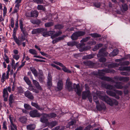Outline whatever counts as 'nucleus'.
<instances>
[{"mask_svg": "<svg viewBox=\"0 0 130 130\" xmlns=\"http://www.w3.org/2000/svg\"><path fill=\"white\" fill-rule=\"evenodd\" d=\"M102 94L101 91H98L96 92L97 96L101 100L105 102L111 106H113L114 104L116 105H118V102L116 100L111 99L106 95L103 96L101 95Z\"/></svg>", "mask_w": 130, "mask_h": 130, "instance_id": "1", "label": "nucleus"}, {"mask_svg": "<svg viewBox=\"0 0 130 130\" xmlns=\"http://www.w3.org/2000/svg\"><path fill=\"white\" fill-rule=\"evenodd\" d=\"M65 88L69 91H72L73 89H75V92L78 95H80L82 90L80 88L79 84L76 85L74 84L73 86L72 83L69 81L68 79L66 80Z\"/></svg>", "mask_w": 130, "mask_h": 130, "instance_id": "2", "label": "nucleus"}, {"mask_svg": "<svg viewBox=\"0 0 130 130\" xmlns=\"http://www.w3.org/2000/svg\"><path fill=\"white\" fill-rule=\"evenodd\" d=\"M85 32L83 31H78L74 33L71 36V38L73 40H76L80 36L85 35Z\"/></svg>", "mask_w": 130, "mask_h": 130, "instance_id": "3", "label": "nucleus"}, {"mask_svg": "<svg viewBox=\"0 0 130 130\" xmlns=\"http://www.w3.org/2000/svg\"><path fill=\"white\" fill-rule=\"evenodd\" d=\"M53 63L62 67V70L65 72L68 73H71V71L67 68L61 63L57 61H53Z\"/></svg>", "mask_w": 130, "mask_h": 130, "instance_id": "4", "label": "nucleus"}, {"mask_svg": "<svg viewBox=\"0 0 130 130\" xmlns=\"http://www.w3.org/2000/svg\"><path fill=\"white\" fill-rule=\"evenodd\" d=\"M29 115L32 117H39L41 116V114L36 109L31 111L29 112Z\"/></svg>", "mask_w": 130, "mask_h": 130, "instance_id": "5", "label": "nucleus"}, {"mask_svg": "<svg viewBox=\"0 0 130 130\" xmlns=\"http://www.w3.org/2000/svg\"><path fill=\"white\" fill-rule=\"evenodd\" d=\"M112 70H110L109 69H105L98 71V73L100 76H103L104 75L105 73H110L112 72Z\"/></svg>", "mask_w": 130, "mask_h": 130, "instance_id": "6", "label": "nucleus"}, {"mask_svg": "<svg viewBox=\"0 0 130 130\" xmlns=\"http://www.w3.org/2000/svg\"><path fill=\"white\" fill-rule=\"evenodd\" d=\"M38 78L40 83H42L44 82L45 78L43 75V72L41 71H39V72Z\"/></svg>", "mask_w": 130, "mask_h": 130, "instance_id": "7", "label": "nucleus"}, {"mask_svg": "<svg viewBox=\"0 0 130 130\" xmlns=\"http://www.w3.org/2000/svg\"><path fill=\"white\" fill-rule=\"evenodd\" d=\"M45 29L43 28H38L33 29L31 34L33 35L39 34L44 31Z\"/></svg>", "mask_w": 130, "mask_h": 130, "instance_id": "8", "label": "nucleus"}, {"mask_svg": "<svg viewBox=\"0 0 130 130\" xmlns=\"http://www.w3.org/2000/svg\"><path fill=\"white\" fill-rule=\"evenodd\" d=\"M25 96L29 99L33 100L34 98V97L32 93L29 91L27 90L24 93Z\"/></svg>", "mask_w": 130, "mask_h": 130, "instance_id": "9", "label": "nucleus"}, {"mask_svg": "<svg viewBox=\"0 0 130 130\" xmlns=\"http://www.w3.org/2000/svg\"><path fill=\"white\" fill-rule=\"evenodd\" d=\"M32 80L33 84L36 87L38 90H42V89L41 86L40 85L39 83L37 80H34L33 79Z\"/></svg>", "mask_w": 130, "mask_h": 130, "instance_id": "10", "label": "nucleus"}, {"mask_svg": "<svg viewBox=\"0 0 130 130\" xmlns=\"http://www.w3.org/2000/svg\"><path fill=\"white\" fill-rule=\"evenodd\" d=\"M47 115L46 114H44L42 117L41 118L40 121L43 123H47L48 120L46 118L48 117Z\"/></svg>", "mask_w": 130, "mask_h": 130, "instance_id": "11", "label": "nucleus"}, {"mask_svg": "<svg viewBox=\"0 0 130 130\" xmlns=\"http://www.w3.org/2000/svg\"><path fill=\"white\" fill-rule=\"evenodd\" d=\"M100 78L104 80L107 81H110L112 83H115V80L112 78L106 76H103L100 77Z\"/></svg>", "mask_w": 130, "mask_h": 130, "instance_id": "12", "label": "nucleus"}, {"mask_svg": "<svg viewBox=\"0 0 130 130\" xmlns=\"http://www.w3.org/2000/svg\"><path fill=\"white\" fill-rule=\"evenodd\" d=\"M20 27L21 31L25 35L26 34V31L25 29L23 27V22L21 20H20Z\"/></svg>", "mask_w": 130, "mask_h": 130, "instance_id": "13", "label": "nucleus"}, {"mask_svg": "<svg viewBox=\"0 0 130 130\" xmlns=\"http://www.w3.org/2000/svg\"><path fill=\"white\" fill-rule=\"evenodd\" d=\"M45 29L44 31L42 32V35L44 37H47L48 36H51L54 34L53 31H50L48 32H45Z\"/></svg>", "mask_w": 130, "mask_h": 130, "instance_id": "14", "label": "nucleus"}, {"mask_svg": "<svg viewBox=\"0 0 130 130\" xmlns=\"http://www.w3.org/2000/svg\"><path fill=\"white\" fill-rule=\"evenodd\" d=\"M96 107L97 110L100 111L103 109L105 110L106 108V107L104 104L101 105L99 102V103L96 104Z\"/></svg>", "mask_w": 130, "mask_h": 130, "instance_id": "15", "label": "nucleus"}, {"mask_svg": "<svg viewBox=\"0 0 130 130\" xmlns=\"http://www.w3.org/2000/svg\"><path fill=\"white\" fill-rule=\"evenodd\" d=\"M3 97L4 98V101H6L7 100V98L8 97V94L7 88L4 89L3 90Z\"/></svg>", "mask_w": 130, "mask_h": 130, "instance_id": "16", "label": "nucleus"}, {"mask_svg": "<svg viewBox=\"0 0 130 130\" xmlns=\"http://www.w3.org/2000/svg\"><path fill=\"white\" fill-rule=\"evenodd\" d=\"M90 92L89 90L87 91H84L83 92L82 94V98L83 99H86L87 97H88V95L90 94Z\"/></svg>", "mask_w": 130, "mask_h": 130, "instance_id": "17", "label": "nucleus"}, {"mask_svg": "<svg viewBox=\"0 0 130 130\" xmlns=\"http://www.w3.org/2000/svg\"><path fill=\"white\" fill-rule=\"evenodd\" d=\"M29 86L28 87V89L30 91H32L34 92H35L36 93H39V91L37 90L32 85L30 84V85H28Z\"/></svg>", "mask_w": 130, "mask_h": 130, "instance_id": "18", "label": "nucleus"}, {"mask_svg": "<svg viewBox=\"0 0 130 130\" xmlns=\"http://www.w3.org/2000/svg\"><path fill=\"white\" fill-rule=\"evenodd\" d=\"M63 83L61 80H59L57 84V88L59 90H61L63 88Z\"/></svg>", "mask_w": 130, "mask_h": 130, "instance_id": "19", "label": "nucleus"}, {"mask_svg": "<svg viewBox=\"0 0 130 130\" xmlns=\"http://www.w3.org/2000/svg\"><path fill=\"white\" fill-rule=\"evenodd\" d=\"M9 118L11 123V125H13L15 129L17 130V128L16 126L13 123V122L15 121V118H12L10 117H9Z\"/></svg>", "mask_w": 130, "mask_h": 130, "instance_id": "20", "label": "nucleus"}, {"mask_svg": "<svg viewBox=\"0 0 130 130\" xmlns=\"http://www.w3.org/2000/svg\"><path fill=\"white\" fill-rule=\"evenodd\" d=\"M14 97L13 95L11 94L10 96L9 101V105L11 107H12L11 105L14 102Z\"/></svg>", "mask_w": 130, "mask_h": 130, "instance_id": "21", "label": "nucleus"}, {"mask_svg": "<svg viewBox=\"0 0 130 130\" xmlns=\"http://www.w3.org/2000/svg\"><path fill=\"white\" fill-rule=\"evenodd\" d=\"M36 126L35 124H30L27 126L26 128L28 130H33L35 129Z\"/></svg>", "mask_w": 130, "mask_h": 130, "instance_id": "22", "label": "nucleus"}, {"mask_svg": "<svg viewBox=\"0 0 130 130\" xmlns=\"http://www.w3.org/2000/svg\"><path fill=\"white\" fill-rule=\"evenodd\" d=\"M120 71H130V67H120L118 69Z\"/></svg>", "mask_w": 130, "mask_h": 130, "instance_id": "23", "label": "nucleus"}, {"mask_svg": "<svg viewBox=\"0 0 130 130\" xmlns=\"http://www.w3.org/2000/svg\"><path fill=\"white\" fill-rule=\"evenodd\" d=\"M115 83H116V84L114 85V86L116 88L121 89L123 88V86L120 84L121 82H117Z\"/></svg>", "mask_w": 130, "mask_h": 130, "instance_id": "24", "label": "nucleus"}, {"mask_svg": "<svg viewBox=\"0 0 130 130\" xmlns=\"http://www.w3.org/2000/svg\"><path fill=\"white\" fill-rule=\"evenodd\" d=\"M38 15V12L36 10L32 11L30 13L31 17H37Z\"/></svg>", "mask_w": 130, "mask_h": 130, "instance_id": "25", "label": "nucleus"}, {"mask_svg": "<svg viewBox=\"0 0 130 130\" xmlns=\"http://www.w3.org/2000/svg\"><path fill=\"white\" fill-rule=\"evenodd\" d=\"M118 52L119 51L118 49H115L110 53L109 54V56L111 57L115 56L118 54Z\"/></svg>", "mask_w": 130, "mask_h": 130, "instance_id": "26", "label": "nucleus"}, {"mask_svg": "<svg viewBox=\"0 0 130 130\" xmlns=\"http://www.w3.org/2000/svg\"><path fill=\"white\" fill-rule=\"evenodd\" d=\"M32 105L35 107L39 110H43L44 109L42 107H40V106L38 105L37 103L32 102L31 103Z\"/></svg>", "mask_w": 130, "mask_h": 130, "instance_id": "27", "label": "nucleus"}, {"mask_svg": "<svg viewBox=\"0 0 130 130\" xmlns=\"http://www.w3.org/2000/svg\"><path fill=\"white\" fill-rule=\"evenodd\" d=\"M30 69L32 73L35 77L38 76V72L33 67H30Z\"/></svg>", "mask_w": 130, "mask_h": 130, "instance_id": "28", "label": "nucleus"}, {"mask_svg": "<svg viewBox=\"0 0 130 130\" xmlns=\"http://www.w3.org/2000/svg\"><path fill=\"white\" fill-rule=\"evenodd\" d=\"M105 48H102L100 51L99 54L97 55L98 57H99L100 56H105Z\"/></svg>", "mask_w": 130, "mask_h": 130, "instance_id": "29", "label": "nucleus"}, {"mask_svg": "<svg viewBox=\"0 0 130 130\" xmlns=\"http://www.w3.org/2000/svg\"><path fill=\"white\" fill-rule=\"evenodd\" d=\"M19 120L20 121L23 123H25L27 121V118L24 117L20 118Z\"/></svg>", "mask_w": 130, "mask_h": 130, "instance_id": "30", "label": "nucleus"}, {"mask_svg": "<svg viewBox=\"0 0 130 130\" xmlns=\"http://www.w3.org/2000/svg\"><path fill=\"white\" fill-rule=\"evenodd\" d=\"M106 93L108 95L111 96H114L116 95L115 92L110 90L107 91Z\"/></svg>", "mask_w": 130, "mask_h": 130, "instance_id": "31", "label": "nucleus"}, {"mask_svg": "<svg viewBox=\"0 0 130 130\" xmlns=\"http://www.w3.org/2000/svg\"><path fill=\"white\" fill-rule=\"evenodd\" d=\"M44 25L45 27H50L53 25L54 23L52 22L46 23Z\"/></svg>", "mask_w": 130, "mask_h": 130, "instance_id": "32", "label": "nucleus"}, {"mask_svg": "<svg viewBox=\"0 0 130 130\" xmlns=\"http://www.w3.org/2000/svg\"><path fill=\"white\" fill-rule=\"evenodd\" d=\"M37 9L38 10H42L43 11H45V7L42 5H38Z\"/></svg>", "mask_w": 130, "mask_h": 130, "instance_id": "33", "label": "nucleus"}, {"mask_svg": "<svg viewBox=\"0 0 130 130\" xmlns=\"http://www.w3.org/2000/svg\"><path fill=\"white\" fill-rule=\"evenodd\" d=\"M89 35L94 38L99 37H101L100 35L97 33L91 34H89Z\"/></svg>", "mask_w": 130, "mask_h": 130, "instance_id": "34", "label": "nucleus"}, {"mask_svg": "<svg viewBox=\"0 0 130 130\" xmlns=\"http://www.w3.org/2000/svg\"><path fill=\"white\" fill-rule=\"evenodd\" d=\"M24 79L28 85H30L31 84V82L30 80L27 77H24Z\"/></svg>", "mask_w": 130, "mask_h": 130, "instance_id": "35", "label": "nucleus"}, {"mask_svg": "<svg viewBox=\"0 0 130 130\" xmlns=\"http://www.w3.org/2000/svg\"><path fill=\"white\" fill-rule=\"evenodd\" d=\"M29 52L30 54L35 55H37V53L36 50L33 49H30L29 50Z\"/></svg>", "mask_w": 130, "mask_h": 130, "instance_id": "36", "label": "nucleus"}, {"mask_svg": "<svg viewBox=\"0 0 130 130\" xmlns=\"http://www.w3.org/2000/svg\"><path fill=\"white\" fill-rule=\"evenodd\" d=\"M48 117L50 118H53L56 117L57 116L56 114L54 113H51L49 114H47Z\"/></svg>", "mask_w": 130, "mask_h": 130, "instance_id": "37", "label": "nucleus"}, {"mask_svg": "<svg viewBox=\"0 0 130 130\" xmlns=\"http://www.w3.org/2000/svg\"><path fill=\"white\" fill-rule=\"evenodd\" d=\"M6 73H4L3 74L1 79V82L2 83H4V82L5 80V79H6Z\"/></svg>", "mask_w": 130, "mask_h": 130, "instance_id": "38", "label": "nucleus"}, {"mask_svg": "<svg viewBox=\"0 0 130 130\" xmlns=\"http://www.w3.org/2000/svg\"><path fill=\"white\" fill-rule=\"evenodd\" d=\"M67 44L68 46H72L76 45V43L75 41H70L68 42Z\"/></svg>", "mask_w": 130, "mask_h": 130, "instance_id": "39", "label": "nucleus"}, {"mask_svg": "<svg viewBox=\"0 0 130 130\" xmlns=\"http://www.w3.org/2000/svg\"><path fill=\"white\" fill-rule=\"evenodd\" d=\"M57 123L56 121L51 122L49 123V125L51 126V127H53L57 124Z\"/></svg>", "mask_w": 130, "mask_h": 130, "instance_id": "40", "label": "nucleus"}, {"mask_svg": "<svg viewBox=\"0 0 130 130\" xmlns=\"http://www.w3.org/2000/svg\"><path fill=\"white\" fill-rule=\"evenodd\" d=\"M129 80V78L128 77H121V81L124 82H127Z\"/></svg>", "mask_w": 130, "mask_h": 130, "instance_id": "41", "label": "nucleus"}, {"mask_svg": "<svg viewBox=\"0 0 130 130\" xmlns=\"http://www.w3.org/2000/svg\"><path fill=\"white\" fill-rule=\"evenodd\" d=\"M4 56H5L3 58L4 60L6 61V63H9V58L6 54H5Z\"/></svg>", "mask_w": 130, "mask_h": 130, "instance_id": "42", "label": "nucleus"}, {"mask_svg": "<svg viewBox=\"0 0 130 130\" xmlns=\"http://www.w3.org/2000/svg\"><path fill=\"white\" fill-rule=\"evenodd\" d=\"M105 87L107 89H112L114 91V90H115V89L114 87L111 85H106Z\"/></svg>", "mask_w": 130, "mask_h": 130, "instance_id": "43", "label": "nucleus"}, {"mask_svg": "<svg viewBox=\"0 0 130 130\" xmlns=\"http://www.w3.org/2000/svg\"><path fill=\"white\" fill-rule=\"evenodd\" d=\"M19 5H15V8H14V11H13V13H15L17 12L19 10Z\"/></svg>", "mask_w": 130, "mask_h": 130, "instance_id": "44", "label": "nucleus"}, {"mask_svg": "<svg viewBox=\"0 0 130 130\" xmlns=\"http://www.w3.org/2000/svg\"><path fill=\"white\" fill-rule=\"evenodd\" d=\"M93 101L95 102L96 104L99 103V101L98 100V98L96 96H93Z\"/></svg>", "mask_w": 130, "mask_h": 130, "instance_id": "45", "label": "nucleus"}, {"mask_svg": "<svg viewBox=\"0 0 130 130\" xmlns=\"http://www.w3.org/2000/svg\"><path fill=\"white\" fill-rule=\"evenodd\" d=\"M47 84L48 87L50 88L52 86V81H47Z\"/></svg>", "mask_w": 130, "mask_h": 130, "instance_id": "46", "label": "nucleus"}, {"mask_svg": "<svg viewBox=\"0 0 130 130\" xmlns=\"http://www.w3.org/2000/svg\"><path fill=\"white\" fill-rule=\"evenodd\" d=\"M33 1L38 4H41L43 2V0H33Z\"/></svg>", "mask_w": 130, "mask_h": 130, "instance_id": "47", "label": "nucleus"}, {"mask_svg": "<svg viewBox=\"0 0 130 130\" xmlns=\"http://www.w3.org/2000/svg\"><path fill=\"white\" fill-rule=\"evenodd\" d=\"M15 62L14 60L12 59V61L11 66L12 68L14 69V70L16 69L15 65Z\"/></svg>", "mask_w": 130, "mask_h": 130, "instance_id": "48", "label": "nucleus"}, {"mask_svg": "<svg viewBox=\"0 0 130 130\" xmlns=\"http://www.w3.org/2000/svg\"><path fill=\"white\" fill-rule=\"evenodd\" d=\"M24 106L25 108L27 109H29L31 108V107L28 104H25L24 105Z\"/></svg>", "mask_w": 130, "mask_h": 130, "instance_id": "49", "label": "nucleus"}, {"mask_svg": "<svg viewBox=\"0 0 130 130\" xmlns=\"http://www.w3.org/2000/svg\"><path fill=\"white\" fill-rule=\"evenodd\" d=\"M94 55H87L85 56V59H90L93 58L94 56Z\"/></svg>", "mask_w": 130, "mask_h": 130, "instance_id": "50", "label": "nucleus"}, {"mask_svg": "<svg viewBox=\"0 0 130 130\" xmlns=\"http://www.w3.org/2000/svg\"><path fill=\"white\" fill-rule=\"evenodd\" d=\"M114 91L119 95H121L123 94L122 92L121 91L117 90L115 89V90H114Z\"/></svg>", "mask_w": 130, "mask_h": 130, "instance_id": "51", "label": "nucleus"}, {"mask_svg": "<svg viewBox=\"0 0 130 130\" xmlns=\"http://www.w3.org/2000/svg\"><path fill=\"white\" fill-rule=\"evenodd\" d=\"M7 123L6 121H4L3 123V128L5 129H7V127L6 126Z\"/></svg>", "mask_w": 130, "mask_h": 130, "instance_id": "52", "label": "nucleus"}, {"mask_svg": "<svg viewBox=\"0 0 130 130\" xmlns=\"http://www.w3.org/2000/svg\"><path fill=\"white\" fill-rule=\"evenodd\" d=\"M122 6L123 9L124 11H126L128 9L127 6L126 5L124 4Z\"/></svg>", "mask_w": 130, "mask_h": 130, "instance_id": "53", "label": "nucleus"}, {"mask_svg": "<svg viewBox=\"0 0 130 130\" xmlns=\"http://www.w3.org/2000/svg\"><path fill=\"white\" fill-rule=\"evenodd\" d=\"M63 26L61 25L58 24L55 26V27L56 29H61L62 28Z\"/></svg>", "mask_w": 130, "mask_h": 130, "instance_id": "54", "label": "nucleus"}, {"mask_svg": "<svg viewBox=\"0 0 130 130\" xmlns=\"http://www.w3.org/2000/svg\"><path fill=\"white\" fill-rule=\"evenodd\" d=\"M47 78V81H52V77L50 73H49L48 74Z\"/></svg>", "mask_w": 130, "mask_h": 130, "instance_id": "55", "label": "nucleus"}, {"mask_svg": "<svg viewBox=\"0 0 130 130\" xmlns=\"http://www.w3.org/2000/svg\"><path fill=\"white\" fill-rule=\"evenodd\" d=\"M14 40L16 43L18 44L19 45H20L21 44V42H20L19 40L17 38H15V37L14 38Z\"/></svg>", "mask_w": 130, "mask_h": 130, "instance_id": "56", "label": "nucleus"}, {"mask_svg": "<svg viewBox=\"0 0 130 130\" xmlns=\"http://www.w3.org/2000/svg\"><path fill=\"white\" fill-rule=\"evenodd\" d=\"M114 79L117 81H121V77L116 76L114 77Z\"/></svg>", "mask_w": 130, "mask_h": 130, "instance_id": "57", "label": "nucleus"}, {"mask_svg": "<svg viewBox=\"0 0 130 130\" xmlns=\"http://www.w3.org/2000/svg\"><path fill=\"white\" fill-rule=\"evenodd\" d=\"M90 38V37H87L86 38L83 39L82 40H81L80 42H86L87 41L88 39Z\"/></svg>", "mask_w": 130, "mask_h": 130, "instance_id": "58", "label": "nucleus"}, {"mask_svg": "<svg viewBox=\"0 0 130 130\" xmlns=\"http://www.w3.org/2000/svg\"><path fill=\"white\" fill-rule=\"evenodd\" d=\"M120 74L123 75L128 76L129 75L127 72H120Z\"/></svg>", "mask_w": 130, "mask_h": 130, "instance_id": "59", "label": "nucleus"}, {"mask_svg": "<svg viewBox=\"0 0 130 130\" xmlns=\"http://www.w3.org/2000/svg\"><path fill=\"white\" fill-rule=\"evenodd\" d=\"M87 98L90 102V103H92V99L90 93V94L88 95V96Z\"/></svg>", "mask_w": 130, "mask_h": 130, "instance_id": "60", "label": "nucleus"}, {"mask_svg": "<svg viewBox=\"0 0 130 130\" xmlns=\"http://www.w3.org/2000/svg\"><path fill=\"white\" fill-rule=\"evenodd\" d=\"M61 32L60 31H59L58 32H57L56 34H54V36L55 37H56L59 36L61 34Z\"/></svg>", "mask_w": 130, "mask_h": 130, "instance_id": "61", "label": "nucleus"}, {"mask_svg": "<svg viewBox=\"0 0 130 130\" xmlns=\"http://www.w3.org/2000/svg\"><path fill=\"white\" fill-rule=\"evenodd\" d=\"M118 65L116 63H112L110 64V66L111 67L114 68L117 67Z\"/></svg>", "mask_w": 130, "mask_h": 130, "instance_id": "62", "label": "nucleus"}, {"mask_svg": "<svg viewBox=\"0 0 130 130\" xmlns=\"http://www.w3.org/2000/svg\"><path fill=\"white\" fill-rule=\"evenodd\" d=\"M11 26L12 28H13L14 26V21L13 18H12L11 19Z\"/></svg>", "mask_w": 130, "mask_h": 130, "instance_id": "63", "label": "nucleus"}, {"mask_svg": "<svg viewBox=\"0 0 130 130\" xmlns=\"http://www.w3.org/2000/svg\"><path fill=\"white\" fill-rule=\"evenodd\" d=\"M94 5L95 7L97 8H99L100 6V4L99 3H95Z\"/></svg>", "mask_w": 130, "mask_h": 130, "instance_id": "64", "label": "nucleus"}]
</instances>
